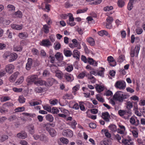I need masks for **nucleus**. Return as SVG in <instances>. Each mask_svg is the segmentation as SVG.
Segmentation results:
<instances>
[{
  "label": "nucleus",
  "mask_w": 145,
  "mask_h": 145,
  "mask_svg": "<svg viewBox=\"0 0 145 145\" xmlns=\"http://www.w3.org/2000/svg\"><path fill=\"white\" fill-rule=\"evenodd\" d=\"M129 96L125 94L120 91H118L114 94L113 97V99L120 103H122L125 100L129 97Z\"/></svg>",
  "instance_id": "1"
},
{
  "label": "nucleus",
  "mask_w": 145,
  "mask_h": 145,
  "mask_svg": "<svg viewBox=\"0 0 145 145\" xmlns=\"http://www.w3.org/2000/svg\"><path fill=\"white\" fill-rule=\"evenodd\" d=\"M114 86L117 89H118L120 90H123L126 87V83L123 80H120L116 82L114 84Z\"/></svg>",
  "instance_id": "2"
},
{
  "label": "nucleus",
  "mask_w": 145,
  "mask_h": 145,
  "mask_svg": "<svg viewBox=\"0 0 145 145\" xmlns=\"http://www.w3.org/2000/svg\"><path fill=\"white\" fill-rule=\"evenodd\" d=\"M33 137L35 140H39L44 142H48V137L45 135L43 134L40 135L35 134L33 135Z\"/></svg>",
  "instance_id": "3"
},
{
  "label": "nucleus",
  "mask_w": 145,
  "mask_h": 145,
  "mask_svg": "<svg viewBox=\"0 0 145 145\" xmlns=\"http://www.w3.org/2000/svg\"><path fill=\"white\" fill-rule=\"evenodd\" d=\"M140 46L139 45H136L135 48H132L131 49L130 55L132 57L135 56L137 57L140 49Z\"/></svg>",
  "instance_id": "4"
},
{
  "label": "nucleus",
  "mask_w": 145,
  "mask_h": 145,
  "mask_svg": "<svg viewBox=\"0 0 145 145\" xmlns=\"http://www.w3.org/2000/svg\"><path fill=\"white\" fill-rule=\"evenodd\" d=\"M121 143L124 145H134L131 137L129 136H127L126 138H123Z\"/></svg>",
  "instance_id": "5"
},
{
  "label": "nucleus",
  "mask_w": 145,
  "mask_h": 145,
  "mask_svg": "<svg viewBox=\"0 0 145 145\" xmlns=\"http://www.w3.org/2000/svg\"><path fill=\"white\" fill-rule=\"evenodd\" d=\"M38 79V77L37 75H32L28 76L27 79V81L29 83L34 82L35 84V83L37 82Z\"/></svg>",
  "instance_id": "6"
},
{
  "label": "nucleus",
  "mask_w": 145,
  "mask_h": 145,
  "mask_svg": "<svg viewBox=\"0 0 145 145\" xmlns=\"http://www.w3.org/2000/svg\"><path fill=\"white\" fill-rule=\"evenodd\" d=\"M40 45L43 46L49 47L52 45V44L48 39H43L40 43Z\"/></svg>",
  "instance_id": "7"
},
{
  "label": "nucleus",
  "mask_w": 145,
  "mask_h": 145,
  "mask_svg": "<svg viewBox=\"0 0 145 145\" xmlns=\"http://www.w3.org/2000/svg\"><path fill=\"white\" fill-rule=\"evenodd\" d=\"M119 128L117 129V132L121 135L124 134L126 133L125 127L121 124L118 125Z\"/></svg>",
  "instance_id": "8"
},
{
  "label": "nucleus",
  "mask_w": 145,
  "mask_h": 145,
  "mask_svg": "<svg viewBox=\"0 0 145 145\" xmlns=\"http://www.w3.org/2000/svg\"><path fill=\"white\" fill-rule=\"evenodd\" d=\"M14 68V65L11 64H8L5 67L6 72L9 74H11L13 72Z\"/></svg>",
  "instance_id": "9"
},
{
  "label": "nucleus",
  "mask_w": 145,
  "mask_h": 145,
  "mask_svg": "<svg viewBox=\"0 0 145 145\" xmlns=\"http://www.w3.org/2000/svg\"><path fill=\"white\" fill-rule=\"evenodd\" d=\"M63 135L65 136L72 137L73 135L72 131L69 129L64 130L62 133Z\"/></svg>",
  "instance_id": "10"
},
{
  "label": "nucleus",
  "mask_w": 145,
  "mask_h": 145,
  "mask_svg": "<svg viewBox=\"0 0 145 145\" xmlns=\"http://www.w3.org/2000/svg\"><path fill=\"white\" fill-rule=\"evenodd\" d=\"M102 118L106 121L109 122L110 118V116L107 112L103 113L102 114Z\"/></svg>",
  "instance_id": "11"
},
{
  "label": "nucleus",
  "mask_w": 145,
  "mask_h": 145,
  "mask_svg": "<svg viewBox=\"0 0 145 145\" xmlns=\"http://www.w3.org/2000/svg\"><path fill=\"white\" fill-rule=\"evenodd\" d=\"M27 133L25 131H22L18 133L16 135L17 137L21 139H25L27 137Z\"/></svg>",
  "instance_id": "12"
},
{
  "label": "nucleus",
  "mask_w": 145,
  "mask_h": 145,
  "mask_svg": "<svg viewBox=\"0 0 145 145\" xmlns=\"http://www.w3.org/2000/svg\"><path fill=\"white\" fill-rule=\"evenodd\" d=\"M18 57V55L14 53H10V55L8 59V61L10 62H12L15 61L17 58Z\"/></svg>",
  "instance_id": "13"
},
{
  "label": "nucleus",
  "mask_w": 145,
  "mask_h": 145,
  "mask_svg": "<svg viewBox=\"0 0 145 145\" xmlns=\"http://www.w3.org/2000/svg\"><path fill=\"white\" fill-rule=\"evenodd\" d=\"M19 74V73L16 72L12 74L9 78L10 81L11 82H13L16 79L18 76Z\"/></svg>",
  "instance_id": "14"
},
{
  "label": "nucleus",
  "mask_w": 145,
  "mask_h": 145,
  "mask_svg": "<svg viewBox=\"0 0 145 145\" xmlns=\"http://www.w3.org/2000/svg\"><path fill=\"white\" fill-rule=\"evenodd\" d=\"M64 77L67 81L68 82H71L74 79L72 75L68 73H66L65 74Z\"/></svg>",
  "instance_id": "15"
},
{
  "label": "nucleus",
  "mask_w": 145,
  "mask_h": 145,
  "mask_svg": "<svg viewBox=\"0 0 145 145\" xmlns=\"http://www.w3.org/2000/svg\"><path fill=\"white\" fill-rule=\"evenodd\" d=\"M33 63V60L31 58H29L26 65V69L27 70H29L31 68Z\"/></svg>",
  "instance_id": "16"
},
{
  "label": "nucleus",
  "mask_w": 145,
  "mask_h": 145,
  "mask_svg": "<svg viewBox=\"0 0 145 145\" xmlns=\"http://www.w3.org/2000/svg\"><path fill=\"white\" fill-rule=\"evenodd\" d=\"M46 130L49 132L50 135L52 137H54L56 135V132L53 128L47 127Z\"/></svg>",
  "instance_id": "17"
},
{
  "label": "nucleus",
  "mask_w": 145,
  "mask_h": 145,
  "mask_svg": "<svg viewBox=\"0 0 145 145\" xmlns=\"http://www.w3.org/2000/svg\"><path fill=\"white\" fill-rule=\"evenodd\" d=\"M55 80L53 78H50L47 80V82H46L45 86L46 87L52 86L55 82Z\"/></svg>",
  "instance_id": "18"
},
{
  "label": "nucleus",
  "mask_w": 145,
  "mask_h": 145,
  "mask_svg": "<svg viewBox=\"0 0 145 145\" xmlns=\"http://www.w3.org/2000/svg\"><path fill=\"white\" fill-rule=\"evenodd\" d=\"M12 28L17 30H21L23 27V25L22 24L18 25L15 24H12L11 25Z\"/></svg>",
  "instance_id": "19"
},
{
  "label": "nucleus",
  "mask_w": 145,
  "mask_h": 145,
  "mask_svg": "<svg viewBox=\"0 0 145 145\" xmlns=\"http://www.w3.org/2000/svg\"><path fill=\"white\" fill-rule=\"evenodd\" d=\"M55 56L57 61L63 60V56L62 54L59 52H57L55 55Z\"/></svg>",
  "instance_id": "20"
},
{
  "label": "nucleus",
  "mask_w": 145,
  "mask_h": 145,
  "mask_svg": "<svg viewBox=\"0 0 145 145\" xmlns=\"http://www.w3.org/2000/svg\"><path fill=\"white\" fill-rule=\"evenodd\" d=\"M86 40L91 46H93L95 45L94 40L92 37H90L87 38Z\"/></svg>",
  "instance_id": "21"
},
{
  "label": "nucleus",
  "mask_w": 145,
  "mask_h": 145,
  "mask_svg": "<svg viewBox=\"0 0 145 145\" xmlns=\"http://www.w3.org/2000/svg\"><path fill=\"white\" fill-rule=\"evenodd\" d=\"M73 57L76 58V59H78L80 57V52L77 50H74L73 52Z\"/></svg>",
  "instance_id": "22"
},
{
  "label": "nucleus",
  "mask_w": 145,
  "mask_h": 145,
  "mask_svg": "<svg viewBox=\"0 0 145 145\" xmlns=\"http://www.w3.org/2000/svg\"><path fill=\"white\" fill-rule=\"evenodd\" d=\"M73 68V67L72 65L67 64L65 66V70L68 72L72 71Z\"/></svg>",
  "instance_id": "23"
},
{
  "label": "nucleus",
  "mask_w": 145,
  "mask_h": 145,
  "mask_svg": "<svg viewBox=\"0 0 145 145\" xmlns=\"http://www.w3.org/2000/svg\"><path fill=\"white\" fill-rule=\"evenodd\" d=\"M68 124L73 129L75 128L77 124L76 121L74 120H73L71 121H69L68 122Z\"/></svg>",
  "instance_id": "24"
},
{
  "label": "nucleus",
  "mask_w": 145,
  "mask_h": 145,
  "mask_svg": "<svg viewBox=\"0 0 145 145\" xmlns=\"http://www.w3.org/2000/svg\"><path fill=\"white\" fill-rule=\"evenodd\" d=\"M22 12L19 10L16 12L13 15L14 17L21 18L22 17Z\"/></svg>",
  "instance_id": "25"
},
{
  "label": "nucleus",
  "mask_w": 145,
  "mask_h": 145,
  "mask_svg": "<svg viewBox=\"0 0 145 145\" xmlns=\"http://www.w3.org/2000/svg\"><path fill=\"white\" fill-rule=\"evenodd\" d=\"M50 69L51 71L53 73H56L57 71H59L58 67L54 65H51L50 67Z\"/></svg>",
  "instance_id": "26"
},
{
  "label": "nucleus",
  "mask_w": 145,
  "mask_h": 145,
  "mask_svg": "<svg viewBox=\"0 0 145 145\" xmlns=\"http://www.w3.org/2000/svg\"><path fill=\"white\" fill-rule=\"evenodd\" d=\"M105 69L104 68L101 67L99 69L98 72L97 73V75L102 77L104 76V72Z\"/></svg>",
  "instance_id": "27"
},
{
  "label": "nucleus",
  "mask_w": 145,
  "mask_h": 145,
  "mask_svg": "<svg viewBox=\"0 0 145 145\" xmlns=\"http://www.w3.org/2000/svg\"><path fill=\"white\" fill-rule=\"evenodd\" d=\"M28 129L29 133L31 134H33L35 133V129L34 125H30L28 126Z\"/></svg>",
  "instance_id": "28"
},
{
  "label": "nucleus",
  "mask_w": 145,
  "mask_h": 145,
  "mask_svg": "<svg viewBox=\"0 0 145 145\" xmlns=\"http://www.w3.org/2000/svg\"><path fill=\"white\" fill-rule=\"evenodd\" d=\"M46 82L45 81L42 80H38L37 82L35 83V84L39 86L44 85L45 86Z\"/></svg>",
  "instance_id": "29"
},
{
  "label": "nucleus",
  "mask_w": 145,
  "mask_h": 145,
  "mask_svg": "<svg viewBox=\"0 0 145 145\" xmlns=\"http://www.w3.org/2000/svg\"><path fill=\"white\" fill-rule=\"evenodd\" d=\"M110 129L113 132H117V129L116 126L114 124H111L109 126Z\"/></svg>",
  "instance_id": "30"
},
{
  "label": "nucleus",
  "mask_w": 145,
  "mask_h": 145,
  "mask_svg": "<svg viewBox=\"0 0 145 145\" xmlns=\"http://www.w3.org/2000/svg\"><path fill=\"white\" fill-rule=\"evenodd\" d=\"M134 110L135 111V114L137 116H142L141 114L138 110V108L137 105L134 106Z\"/></svg>",
  "instance_id": "31"
},
{
  "label": "nucleus",
  "mask_w": 145,
  "mask_h": 145,
  "mask_svg": "<svg viewBox=\"0 0 145 145\" xmlns=\"http://www.w3.org/2000/svg\"><path fill=\"white\" fill-rule=\"evenodd\" d=\"M73 97L72 94L67 93L63 96V98L64 99H73Z\"/></svg>",
  "instance_id": "32"
},
{
  "label": "nucleus",
  "mask_w": 145,
  "mask_h": 145,
  "mask_svg": "<svg viewBox=\"0 0 145 145\" xmlns=\"http://www.w3.org/2000/svg\"><path fill=\"white\" fill-rule=\"evenodd\" d=\"M49 27L47 25L45 24L43 25L42 29L43 31L46 33H48L49 32Z\"/></svg>",
  "instance_id": "33"
},
{
  "label": "nucleus",
  "mask_w": 145,
  "mask_h": 145,
  "mask_svg": "<svg viewBox=\"0 0 145 145\" xmlns=\"http://www.w3.org/2000/svg\"><path fill=\"white\" fill-rule=\"evenodd\" d=\"M19 37L21 39H24L28 37L27 33L25 32L20 33H19Z\"/></svg>",
  "instance_id": "34"
},
{
  "label": "nucleus",
  "mask_w": 145,
  "mask_h": 145,
  "mask_svg": "<svg viewBox=\"0 0 145 145\" xmlns=\"http://www.w3.org/2000/svg\"><path fill=\"white\" fill-rule=\"evenodd\" d=\"M46 119L50 122H52L54 120V118L53 116L50 114H48L46 116Z\"/></svg>",
  "instance_id": "35"
},
{
  "label": "nucleus",
  "mask_w": 145,
  "mask_h": 145,
  "mask_svg": "<svg viewBox=\"0 0 145 145\" xmlns=\"http://www.w3.org/2000/svg\"><path fill=\"white\" fill-rule=\"evenodd\" d=\"M10 53L9 52L7 51L5 52L3 55V58L5 60L9 58Z\"/></svg>",
  "instance_id": "36"
},
{
  "label": "nucleus",
  "mask_w": 145,
  "mask_h": 145,
  "mask_svg": "<svg viewBox=\"0 0 145 145\" xmlns=\"http://www.w3.org/2000/svg\"><path fill=\"white\" fill-rule=\"evenodd\" d=\"M8 110L3 104L2 106L0 107V112L1 113H4L7 112Z\"/></svg>",
  "instance_id": "37"
},
{
  "label": "nucleus",
  "mask_w": 145,
  "mask_h": 145,
  "mask_svg": "<svg viewBox=\"0 0 145 145\" xmlns=\"http://www.w3.org/2000/svg\"><path fill=\"white\" fill-rule=\"evenodd\" d=\"M101 132L103 134H104L105 136L108 138H110L111 137L110 134L105 129H102L101 130Z\"/></svg>",
  "instance_id": "38"
},
{
  "label": "nucleus",
  "mask_w": 145,
  "mask_h": 145,
  "mask_svg": "<svg viewBox=\"0 0 145 145\" xmlns=\"http://www.w3.org/2000/svg\"><path fill=\"white\" fill-rule=\"evenodd\" d=\"M41 103V101H31L29 102L30 106H33L40 104Z\"/></svg>",
  "instance_id": "39"
},
{
  "label": "nucleus",
  "mask_w": 145,
  "mask_h": 145,
  "mask_svg": "<svg viewBox=\"0 0 145 145\" xmlns=\"http://www.w3.org/2000/svg\"><path fill=\"white\" fill-rule=\"evenodd\" d=\"M24 80V77L23 76H22L18 79L17 81L16 82V85H19L22 83Z\"/></svg>",
  "instance_id": "40"
},
{
  "label": "nucleus",
  "mask_w": 145,
  "mask_h": 145,
  "mask_svg": "<svg viewBox=\"0 0 145 145\" xmlns=\"http://www.w3.org/2000/svg\"><path fill=\"white\" fill-rule=\"evenodd\" d=\"M63 52L64 55L67 57H70L72 54V52L69 50H64Z\"/></svg>",
  "instance_id": "41"
},
{
  "label": "nucleus",
  "mask_w": 145,
  "mask_h": 145,
  "mask_svg": "<svg viewBox=\"0 0 145 145\" xmlns=\"http://www.w3.org/2000/svg\"><path fill=\"white\" fill-rule=\"evenodd\" d=\"M7 9L9 11H13L15 10V7L14 6L12 5H8L7 7Z\"/></svg>",
  "instance_id": "42"
},
{
  "label": "nucleus",
  "mask_w": 145,
  "mask_h": 145,
  "mask_svg": "<svg viewBox=\"0 0 145 145\" xmlns=\"http://www.w3.org/2000/svg\"><path fill=\"white\" fill-rule=\"evenodd\" d=\"M72 42L74 44L75 47H77V48L78 49H80L81 48V46L79 45H78V42H77L76 39H73L72 40Z\"/></svg>",
  "instance_id": "43"
},
{
  "label": "nucleus",
  "mask_w": 145,
  "mask_h": 145,
  "mask_svg": "<svg viewBox=\"0 0 145 145\" xmlns=\"http://www.w3.org/2000/svg\"><path fill=\"white\" fill-rule=\"evenodd\" d=\"M57 63L58 66L60 67H63L66 65V63L63 60L57 61Z\"/></svg>",
  "instance_id": "44"
},
{
  "label": "nucleus",
  "mask_w": 145,
  "mask_h": 145,
  "mask_svg": "<svg viewBox=\"0 0 145 145\" xmlns=\"http://www.w3.org/2000/svg\"><path fill=\"white\" fill-rule=\"evenodd\" d=\"M88 10V8H85L83 9H79L76 11V14H79L82 13H83L86 12Z\"/></svg>",
  "instance_id": "45"
},
{
  "label": "nucleus",
  "mask_w": 145,
  "mask_h": 145,
  "mask_svg": "<svg viewBox=\"0 0 145 145\" xmlns=\"http://www.w3.org/2000/svg\"><path fill=\"white\" fill-rule=\"evenodd\" d=\"M80 88V85L77 84L72 88V92L74 95H75L76 94V91L79 90Z\"/></svg>",
  "instance_id": "46"
},
{
  "label": "nucleus",
  "mask_w": 145,
  "mask_h": 145,
  "mask_svg": "<svg viewBox=\"0 0 145 145\" xmlns=\"http://www.w3.org/2000/svg\"><path fill=\"white\" fill-rule=\"evenodd\" d=\"M125 60V57L123 55L120 56L118 59V61L120 63L123 62Z\"/></svg>",
  "instance_id": "47"
},
{
  "label": "nucleus",
  "mask_w": 145,
  "mask_h": 145,
  "mask_svg": "<svg viewBox=\"0 0 145 145\" xmlns=\"http://www.w3.org/2000/svg\"><path fill=\"white\" fill-rule=\"evenodd\" d=\"M113 9V7L112 6H107L103 8V10L105 11H108L112 10Z\"/></svg>",
  "instance_id": "48"
},
{
  "label": "nucleus",
  "mask_w": 145,
  "mask_h": 145,
  "mask_svg": "<svg viewBox=\"0 0 145 145\" xmlns=\"http://www.w3.org/2000/svg\"><path fill=\"white\" fill-rule=\"evenodd\" d=\"M4 105L7 110H8V108H10L14 105L12 103L10 102H7L4 103Z\"/></svg>",
  "instance_id": "49"
},
{
  "label": "nucleus",
  "mask_w": 145,
  "mask_h": 145,
  "mask_svg": "<svg viewBox=\"0 0 145 145\" xmlns=\"http://www.w3.org/2000/svg\"><path fill=\"white\" fill-rule=\"evenodd\" d=\"M10 99V98L8 96L3 97L1 98L0 101L1 102H4L8 101Z\"/></svg>",
  "instance_id": "50"
},
{
  "label": "nucleus",
  "mask_w": 145,
  "mask_h": 145,
  "mask_svg": "<svg viewBox=\"0 0 145 145\" xmlns=\"http://www.w3.org/2000/svg\"><path fill=\"white\" fill-rule=\"evenodd\" d=\"M95 88L97 91L99 92H102L104 89L103 86L101 85L97 86Z\"/></svg>",
  "instance_id": "51"
},
{
  "label": "nucleus",
  "mask_w": 145,
  "mask_h": 145,
  "mask_svg": "<svg viewBox=\"0 0 145 145\" xmlns=\"http://www.w3.org/2000/svg\"><path fill=\"white\" fill-rule=\"evenodd\" d=\"M25 99L22 96H19L18 100L19 103H23L25 102Z\"/></svg>",
  "instance_id": "52"
},
{
  "label": "nucleus",
  "mask_w": 145,
  "mask_h": 145,
  "mask_svg": "<svg viewBox=\"0 0 145 145\" xmlns=\"http://www.w3.org/2000/svg\"><path fill=\"white\" fill-rule=\"evenodd\" d=\"M136 119H137V118L136 117L133 116L131 117L130 119V123L131 124L135 125Z\"/></svg>",
  "instance_id": "53"
},
{
  "label": "nucleus",
  "mask_w": 145,
  "mask_h": 145,
  "mask_svg": "<svg viewBox=\"0 0 145 145\" xmlns=\"http://www.w3.org/2000/svg\"><path fill=\"white\" fill-rule=\"evenodd\" d=\"M55 126V124L54 123H47L46 124L44 125V127H45V129H46L47 127L48 128H50V127H54Z\"/></svg>",
  "instance_id": "54"
},
{
  "label": "nucleus",
  "mask_w": 145,
  "mask_h": 145,
  "mask_svg": "<svg viewBox=\"0 0 145 145\" xmlns=\"http://www.w3.org/2000/svg\"><path fill=\"white\" fill-rule=\"evenodd\" d=\"M51 112L53 114H57L59 112V110L56 107H53L51 109Z\"/></svg>",
  "instance_id": "55"
},
{
  "label": "nucleus",
  "mask_w": 145,
  "mask_h": 145,
  "mask_svg": "<svg viewBox=\"0 0 145 145\" xmlns=\"http://www.w3.org/2000/svg\"><path fill=\"white\" fill-rule=\"evenodd\" d=\"M56 73V76L58 78L61 79L63 77V73L60 71H59Z\"/></svg>",
  "instance_id": "56"
},
{
  "label": "nucleus",
  "mask_w": 145,
  "mask_h": 145,
  "mask_svg": "<svg viewBox=\"0 0 145 145\" xmlns=\"http://www.w3.org/2000/svg\"><path fill=\"white\" fill-rule=\"evenodd\" d=\"M60 141L63 143L65 144H67L69 142V140L66 138L62 137L60 139Z\"/></svg>",
  "instance_id": "57"
},
{
  "label": "nucleus",
  "mask_w": 145,
  "mask_h": 145,
  "mask_svg": "<svg viewBox=\"0 0 145 145\" xmlns=\"http://www.w3.org/2000/svg\"><path fill=\"white\" fill-rule=\"evenodd\" d=\"M43 108L45 110L49 112H51V107L48 105H45L43 106Z\"/></svg>",
  "instance_id": "58"
},
{
  "label": "nucleus",
  "mask_w": 145,
  "mask_h": 145,
  "mask_svg": "<svg viewBox=\"0 0 145 145\" xmlns=\"http://www.w3.org/2000/svg\"><path fill=\"white\" fill-rule=\"evenodd\" d=\"M8 137L7 135H2L1 137L0 141L1 142H3L8 139Z\"/></svg>",
  "instance_id": "59"
},
{
  "label": "nucleus",
  "mask_w": 145,
  "mask_h": 145,
  "mask_svg": "<svg viewBox=\"0 0 145 145\" xmlns=\"http://www.w3.org/2000/svg\"><path fill=\"white\" fill-rule=\"evenodd\" d=\"M25 110V108L24 107L22 106L16 108L15 109V111L16 112H18L24 111Z\"/></svg>",
  "instance_id": "60"
},
{
  "label": "nucleus",
  "mask_w": 145,
  "mask_h": 145,
  "mask_svg": "<svg viewBox=\"0 0 145 145\" xmlns=\"http://www.w3.org/2000/svg\"><path fill=\"white\" fill-rule=\"evenodd\" d=\"M133 3H134L132 1V0H129V2L128 4L127 7L128 9L129 10H130L133 7Z\"/></svg>",
  "instance_id": "61"
},
{
  "label": "nucleus",
  "mask_w": 145,
  "mask_h": 145,
  "mask_svg": "<svg viewBox=\"0 0 145 145\" xmlns=\"http://www.w3.org/2000/svg\"><path fill=\"white\" fill-rule=\"evenodd\" d=\"M54 48L56 50H58L60 48L61 45L59 42H57L54 44Z\"/></svg>",
  "instance_id": "62"
},
{
  "label": "nucleus",
  "mask_w": 145,
  "mask_h": 145,
  "mask_svg": "<svg viewBox=\"0 0 145 145\" xmlns=\"http://www.w3.org/2000/svg\"><path fill=\"white\" fill-rule=\"evenodd\" d=\"M127 108L129 109L132 108L133 107L132 103L130 101H128L126 103Z\"/></svg>",
  "instance_id": "63"
},
{
  "label": "nucleus",
  "mask_w": 145,
  "mask_h": 145,
  "mask_svg": "<svg viewBox=\"0 0 145 145\" xmlns=\"http://www.w3.org/2000/svg\"><path fill=\"white\" fill-rule=\"evenodd\" d=\"M34 91L36 92L41 93L43 91V89L41 87H37L35 88Z\"/></svg>",
  "instance_id": "64"
}]
</instances>
